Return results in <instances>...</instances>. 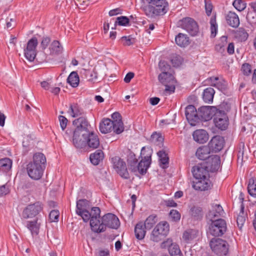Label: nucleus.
<instances>
[{
	"label": "nucleus",
	"mask_w": 256,
	"mask_h": 256,
	"mask_svg": "<svg viewBox=\"0 0 256 256\" xmlns=\"http://www.w3.org/2000/svg\"><path fill=\"white\" fill-rule=\"evenodd\" d=\"M152 153L150 150H146L145 148L143 147L142 148L140 154L143 155L144 156L138 164V160L134 154L128 156L127 162L130 170L134 172H138L141 175L145 174L151 164Z\"/></svg>",
	"instance_id": "nucleus-1"
},
{
	"label": "nucleus",
	"mask_w": 256,
	"mask_h": 256,
	"mask_svg": "<svg viewBox=\"0 0 256 256\" xmlns=\"http://www.w3.org/2000/svg\"><path fill=\"white\" fill-rule=\"evenodd\" d=\"M46 158L42 152L35 153L32 160L26 166L28 176L34 180H40L42 176L46 166Z\"/></svg>",
	"instance_id": "nucleus-2"
},
{
	"label": "nucleus",
	"mask_w": 256,
	"mask_h": 256,
	"mask_svg": "<svg viewBox=\"0 0 256 256\" xmlns=\"http://www.w3.org/2000/svg\"><path fill=\"white\" fill-rule=\"evenodd\" d=\"M146 0L149 4L145 6L144 10L146 14L150 17L164 15L168 9V4L166 0Z\"/></svg>",
	"instance_id": "nucleus-3"
},
{
	"label": "nucleus",
	"mask_w": 256,
	"mask_h": 256,
	"mask_svg": "<svg viewBox=\"0 0 256 256\" xmlns=\"http://www.w3.org/2000/svg\"><path fill=\"white\" fill-rule=\"evenodd\" d=\"M169 232V224L166 222H159L154 228L150 235V240L155 242L163 240Z\"/></svg>",
	"instance_id": "nucleus-4"
},
{
	"label": "nucleus",
	"mask_w": 256,
	"mask_h": 256,
	"mask_svg": "<svg viewBox=\"0 0 256 256\" xmlns=\"http://www.w3.org/2000/svg\"><path fill=\"white\" fill-rule=\"evenodd\" d=\"M212 252L218 256H226L228 252V242L221 238H212L210 242Z\"/></svg>",
	"instance_id": "nucleus-5"
},
{
	"label": "nucleus",
	"mask_w": 256,
	"mask_h": 256,
	"mask_svg": "<svg viewBox=\"0 0 256 256\" xmlns=\"http://www.w3.org/2000/svg\"><path fill=\"white\" fill-rule=\"evenodd\" d=\"M211 222L208 228L209 233L215 236H222L226 230V224L222 218L210 220Z\"/></svg>",
	"instance_id": "nucleus-6"
},
{
	"label": "nucleus",
	"mask_w": 256,
	"mask_h": 256,
	"mask_svg": "<svg viewBox=\"0 0 256 256\" xmlns=\"http://www.w3.org/2000/svg\"><path fill=\"white\" fill-rule=\"evenodd\" d=\"M43 210V204L40 202H36L27 206L22 212V218L24 219L33 218Z\"/></svg>",
	"instance_id": "nucleus-7"
},
{
	"label": "nucleus",
	"mask_w": 256,
	"mask_h": 256,
	"mask_svg": "<svg viewBox=\"0 0 256 256\" xmlns=\"http://www.w3.org/2000/svg\"><path fill=\"white\" fill-rule=\"evenodd\" d=\"M112 162L114 168L122 178L124 179L130 178L126 162L122 158L118 156H114L112 158Z\"/></svg>",
	"instance_id": "nucleus-8"
},
{
	"label": "nucleus",
	"mask_w": 256,
	"mask_h": 256,
	"mask_svg": "<svg viewBox=\"0 0 256 256\" xmlns=\"http://www.w3.org/2000/svg\"><path fill=\"white\" fill-rule=\"evenodd\" d=\"M214 122L216 127L225 130L228 125V118L224 111L217 109L214 114Z\"/></svg>",
	"instance_id": "nucleus-9"
},
{
	"label": "nucleus",
	"mask_w": 256,
	"mask_h": 256,
	"mask_svg": "<svg viewBox=\"0 0 256 256\" xmlns=\"http://www.w3.org/2000/svg\"><path fill=\"white\" fill-rule=\"evenodd\" d=\"M38 44L37 38L36 37H32L28 41L26 47L24 50L25 57L30 62H33L36 58V48Z\"/></svg>",
	"instance_id": "nucleus-10"
},
{
	"label": "nucleus",
	"mask_w": 256,
	"mask_h": 256,
	"mask_svg": "<svg viewBox=\"0 0 256 256\" xmlns=\"http://www.w3.org/2000/svg\"><path fill=\"white\" fill-rule=\"evenodd\" d=\"M102 220L104 231L106 230V227L112 229H118L120 226L118 218L115 214L112 213L104 214L102 216Z\"/></svg>",
	"instance_id": "nucleus-11"
},
{
	"label": "nucleus",
	"mask_w": 256,
	"mask_h": 256,
	"mask_svg": "<svg viewBox=\"0 0 256 256\" xmlns=\"http://www.w3.org/2000/svg\"><path fill=\"white\" fill-rule=\"evenodd\" d=\"M217 108L214 106H204L198 109V123L200 121H208L214 116Z\"/></svg>",
	"instance_id": "nucleus-12"
},
{
	"label": "nucleus",
	"mask_w": 256,
	"mask_h": 256,
	"mask_svg": "<svg viewBox=\"0 0 256 256\" xmlns=\"http://www.w3.org/2000/svg\"><path fill=\"white\" fill-rule=\"evenodd\" d=\"M182 28L191 36H195L198 32V26L195 20L190 18H186L181 20Z\"/></svg>",
	"instance_id": "nucleus-13"
},
{
	"label": "nucleus",
	"mask_w": 256,
	"mask_h": 256,
	"mask_svg": "<svg viewBox=\"0 0 256 256\" xmlns=\"http://www.w3.org/2000/svg\"><path fill=\"white\" fill-rule=\"evenodd\" d=\"M159 68L162 71V73L160 74L158 76L159 81L162 84L167 83V78L173 80V76L168 70L171 68L170 66L164 60H160L158 64Z\"/></svg>",
	"instance_id": "nucleus-14"
},
{
	"label": "nucleus",
	"mask_w": 256,
	"mask_h": 256,
	"mask_svg": "<svg viewBox=\"0 0 256 256\" xmlns=\"http://www.w3.org/2000/svg\"><path fill=\"white\" fill-rule=\"evenodd\" d=\"M72 124L76 126L74 130L76 131V134L78 132H82L88 133L90 132V128L91 126L87 118L84 116H80L74 120Z\"/></svg>",
	"instance_id": "nucleus-15"
},
{
	"label": "nucleus",
	"mask_w": 256,
	"mask_h": 256,
	"mask_svg": "<svg viewBox=\"0 0 256 256\" xmlns=\"http://www.w3.org/2000/svg\"><path fill=\"white\" fill-rule=\"evenodd\" d=\"M185 115L191 126H194L198 123V110L194 106L190 104L186 108Z\"/></svg>",
	"instance_id": "nucleus-16"
},
{
	"label": "nucleus",
	"mask_w": 256,
	"mask_h": 256,
	"mask_svg": "<svg viewBox=\"0 0 256 256\" xmlns=\"http://www.w3.org/2000/svg\"><path fill=\"white\" fill-rule=\"evenodd\" d=\"M192 172L195 179H201L210 177L209 170L208 166L202 164H198L192 168Z\"/></svg>",
	"instance_id": "nucleus-17"
},
{
	"label": "nucleus",
	"mask_w": 256,
	"mask_h": 256,
	"mask_svg": "<svg viewBox=\"0 0 256 256\" xmlns=\"http://www.w3.org/2000/svg\"><path fill=\"white\" fill-rule=\"evenodd\" d=\"M224 140L222 136H214L208 144V146L212 152H220L224 147Z\"/></svg>",
	"instance_id": "nucleus-18"
},
{
	"label": "nucleus",
	"mask_w": 256,
	"mask_h": 256,
	"mask_svg": "<svg viewBox=\"0 0 256 256\" xmlns=\"http://www.w3.org/2000/svg\"><path fill=\"white\" fill-rule=\"evenodd\" d=\"M210 177L196 179L192 182V188L197 190L205 191L211 188L212 182L209 179Z\"/></svg>",
	"instance_id": "nucleus-19"
},
{
	"label": "nucleus",
	"mask_w": 256,
	"mask_h": 256,
	"mask_svg": "<svg viewBox=\"0 0 256 256\" xmlns=\"http://www.w3.org/2000/svg\"><path fill=\"white\" fill-rule=\"evenodd\" d=\"M116 126L108 118H104L100 123L99 129L102 134H108L113 130L116 134Z\"/></svg>",
	"instance_id": "nucleus-20"
},
{
	"label": "nucleus",
	"mask_w": 256,
	"mask_h": 256,
	"mask_svg": "<svg viewBox=\"0 0 256 256\" xmlns=\"http://www.w3.org/2000/svg\"><path fill=\"white\" fill-rule=\"evenodd\" d=\"M88 133L78 132L76 134V131L74 130L72 136V142L77 148H86V138Z\"/></svg>",
	"instance_id": "nucleus-21"
},
{
	"label": "nucleus",
	"mask_w": 256,
	"mask_h": 256,
	"mask_svg": "<svg viewBox=\"0 0 256 256\" xmlns=\"http://www.w3.org/2000/svg\"><path fill=\"white\" fill-rule=\"evenodd\" d=\"M86 147L93 149L96 148L100 146V139L96 133L94 131H90L88 132L86 138Z\"/></svg>",
	"instance_id": "nucleus-22"
},
{
	"label": "nucleus",
	"mask_w": 256,
	"mask_h": 256,
	"mask_svg": "<svg viewBox=\"0 0 256 256\" xmlns=\"http://www.w3.org/2000/svg\"><path fill=\"white\" fill-rule=\"evenodd\" d=\"M224 213L223 209L220 204H214L212 206L210 210L206 215V218L209 220H218Z\"/></svg>",
	"instance_id": "nucleus-23"
},
{
	"label": "nucleus",
	"mask_w": 256,
	"mask_h": 256,
	"mask_svg": "<svg viewBox=\"0 0 256 256\" xmlns=\"http://www.w3.org/2000/svg\"><path fill=\"white\" fill-rule=\"evenodd\" d=\"M194 140L198 143L204 144L208 140V134L204 130H197L192 134Z\"/></svg>",
	"instance_id": "nucleus-24"
},
{
	"label": "nucleus",
	"mask_w": 256,
	"mask_h": 256,
	"mask_svg": "<svg viewBox=\"0 0 256 256\" xmlns=\"http://www.w3.org/2000/svg\"><path fill=\"white\" fill-rule=\"evenodd\" d=\"M90 226L92 231L96 233H100L104 232L102 226V220L100 218L92 217L90 220Z\"/></svg>",
	"instance_id": "nucleus-25"
},
{
	"label": "nucleus",
	"mask_w": 256,
	"mask_h": 256,
	"mask_svg": "<svg viewBox=\"0 0 256 256\" xmlns=\"http://www.w3.org/2000/svg\"><path fill=\"white\" fill-rule=\"evenodd\" d=\"M112 122L116 124V134H120L124 130V124L122 120V116L118 112H115L112 114Z\"/></svg>",
	"instance_id": "nucleus-26"
},
{
	"label": "nucleus",
	"mask_w": 256,
	"mask_h": 256,
	"mask_svg": "<svg viewBox=\"0 0 256 256\" xmlns=\"http://www.w3.org/2000/svg\"><path fill=\"white\" fill-rule=\"evenodd\" d=\"M212 152L208 146H204L199 147L196 152V157L200 160H205L210 158V153Z\"/></svg>",
	"instance_id": "nucleus-27"
},
{
	"label": "nucleus",
	"mask_w": 256,
	"mask_h": 256,
	"mask_svg": "<svg viewBox=\"0 0 256 256\" xmlns=\"http://www.w3.org/2000/svg\"><path fill=\"white\" fill-rule=\"evenodd\" d=\"M226 18L227 24L232 28H238L240 24L239 18L234 12H229Z\"/></svg>",
	"instance_id": "nucleus-28"
},
{
	"label": "nucleus",
	"mask_w": 256,
	"mask_h": 256,
	"mask_svg": "<svg viewBox=\"0 0 256 256\" xmlns=\"http://www.w3.org/2000/svg\"><path fill=\"white\" fill-rule=\"evenodd\" d=\"M210 164L206 166L208 168H210V170L212 172H216L218 170L220 165V158L218 156H212L208 160Z\"/></svg>",
	"instance_id": "nucleus-29"
},
{
	"label": "nucleus",
	"mask_w": 256,
	"mask_h": 256,
	"mask_svg": "<svg viewBox=\"0 0 256 256\" xmlns=\"http://www.w3.org/2000/svg\"><path fill=\"white\" fill-rule=\"evenodd\" d=\"M68 112L73 118L82 116L84 114V110L76 103L70 104Z\"/></svg>",
	"instance_id": "nucleus-30"
},
{
	"label": "nucleus",
	"mask_w": 256,
	"mask_h": 256,
	"mask_svg": "<svg viewBox=\"0 0 256 256\" xmlns=\"http://www.w3.org/2000/svg\"><path fill=\"white\" fill-rule=\"evenodd\" d=\"M146 228L142 222L136 224L134 228V234L136 238L138 240H142L144 238L146 234Z\"/></svg>",
	"instance_id": "nucleus-31"
},
{
	"label": "nucleus",
	"mask_w": 256,
	"mask_h": 256,
	"mask_svg": "<svg viewBox=\"0 0 256 256\" xmlns=\"http://www.w3.org/2000/svg\"><path fill=\"white\" fill-rule=\"evenodd\" d=\"M176 44L180 47H186L190 44V39L186 34L182 33L178 34L175 38Z\"/></svg>",
	"instance_id": "nucleus-32"
},
{
	"label": "nucleus",
	"mask_w": 256,
	"mask_h": 256,
	"mask_svg": "<svg viewBox=\"0 0 256 256\" xmlns=\"http://www.w3.org/2000/svg\"><path fill=\"white\" fill-rule=\"evenodd\" d=\"M244 205L240 206V211L236 218V223L238 228L241 230L244 225L246 218H248L247 213L244 211Z\"/></svg>",
	"instance_id": "nucleus-33"
},
{
	"label": "nucleus",
	"mask_w": 256,
	"mask_h": 256,
	"mask_svg": "<svg viewBox=\"0 0 256 256\" xmlns=\"http://www.w3.org/2000/svg\"><path fill=\"white\" fill-rule=\"evenodd\" d=\"M198 232L196 230L190 229L184 232L182 238L186 243L191 242L198 236Z\"/></svg>",
	"instance_id": "nucleus-34"
},
{
	"label": "nucleus",
	"mask_w": 256,
	"mask_h": 256,
	"mask_svg": "<svg viewBox=\"0 0 256 256\" xmlns=\"http://www.w3.org/2000/svg\"><path fill=\"white\" fill-rule=\"evenodd\" d=\"M159 158L160 166L164 168H166L168 166L169 158L168 154L164 150H160L158 152Z\"/></svg>",
	"instance_id": "nucleus-35"
},
{
	"label": "nucleus",
	"mask_w": 256,
	"mask_h": 256,
	"mask_svg": "<svg viewBox=\"0 0 256 256\" xmlns=\"http://www.w3.org/2000/svg\"><path fill=\"white\" fill-rule=\"evenodd\" d=\"M104 158V154L102 150H98L94 153L90 154V159L93 164L96 166L103 160Z\"/></svg>",
	"instance_id": "nucleus-36"
},
{
	"label": "nucleus",
	"mask_w": 256,
	"mask_h": 256,
	"mask_svg": "<svg viewBox=\"0 0 256 256\" xmlns=\"http://www.w3.org/2000/svg\"><path fill=\"white\" fill-rule=\"evenodd\" d=\"M215 94L214 89L211 87L204 90L202 94V99L206 103H212L213 102L214 96Z\"/></svg>",
	"instance_id": "nucleus-37"
},
{
	"label": "nucleus",
	"mask_w": 256,
	"mask_h": 256,
	"mask_svg": "<svg viewBox=\"0 0 256 256\" xmlns=\"http://www.w3.org/2000/svg\"><path fill=\"white\" fill-rule=\"evenodd\" d=\"M189 214L194 220H200L202 218V209L200 206H193L190 208Z\"/></svg>",
	"instance_id": "nucleus-38"
},
{
	"label": "nucleus",
	"mask_w": 256,
	"mask_h": 256,
	"mask_svg": "<svg viewBox=\"0 0 256 256\" xmlns=\"http://www.w3.org/2000/svg\"><path fill=\"white\" fill-rule=\"evenodd\" d=\"M62 47L58 40H54L50 44L49 50L51 55H58L62 52Z\"/></svg>",
	"instance_id": "nucleus-39"
},
{
	"label": "nucleus",
	"mask_w": 256,
	"mask_h": 256,
	"mask_svg": "<svg viewBox=\"0 0 256 256\" xmlns=\"http://www.w3.org/2000/svg\"><path fill=\"white\" fill-rule=\"evenodd\" d=\"M12 161L9 158H4L0 160V171L6 172L9 171L12 166Z\"/></svg>",
	"instance_id": "nucleus-40"
},
{
	"label": "nucleus",
	"mask_w": 256,
	"mask_h": 256,
	"mask_svg": "<svg viewBox=\"0 0 256 256\" xmlns=\"http://www.w3.org/2000/svg\"><path fill=\"white\" fill-rule=\"evenodd\" d=\"M236 38L240 42H244L247 40L248 34L244 28H239L234 32Z\"/></svg>",
	"instance_id": "nucleus-41"
},
{
	"label": "nucleus",
	"mask_w": 256,
	"mask_h": 256,
	"mask_svg": "<svg viewBox=\"0 0 256 256\" xmlns=\"http://www.w3.org/2000/svg\"><path fill=\"white\" fill-rule=\"evenodd\" d=\"M67 82L72 87H77L80 82L78 73L76 72H72L67 78Z\"/></svg>",
	"instance_id": "nucleus-42"
},
{
	"label": "nucleus",
	"mask_w": 256,
	"mask_h": 256,
	"mask_svg": "<svg viewBox=\"0 0 256 256\" xmlns=\"http://www.w3.org/2000/svg\"><path fill=\"white\" fill-rule=\"evenodd\" d=\"M158 222L157 216L152 214L149 216L145 220L144 225L147 230L151 229Z\"/></svg>",
	"instance_id": "nucleus-43"
},
{
	"label": "nucleus",
	"mask_w": 256,
	"mask_h": 256,
	"mask_svg": "<svg viewBox=\"0 0 256 256\" xmlns=\"http://www.w3.org/2000/svg\"><path fill=\"white\" fill-rule=\"evenodd\" d=\"M27 228L30 231L32 234L37 235L39 232L40 226L38 224V220L26 222Z\"/></svg>",
	"instance_id": "nucleus-44"
},
{
	"label": "nucleus",
	"mask_w": 256,
	"mask_h": 256,
	"mask_svg": "<svg viewBox=\"0 0 256 256\" xmlns=\"http://www.w3.org/2000/svg\"><path fill=\"white\" fill-rule=\"evenodd\" d=\"M89 202L85 199L79 200L76 202V213L79 211H84L89 209Z\"/></svg>",
	"instance_id": "nucleus-45"
},
{
	"label": "nucleus",
	"mask_w": 256,
	"mask_h": 256,
	"mask_svg": "<svg viewBox=\"0 0 256 256\" xmlns=\"http://www.w3.org/2000/svg\"><path fill=\"white\" fill-rule=\"evenodd\" d=\"M248 194L256 198V179L252 178L248 180Z\"/></svg>",
	"instance_id": "nucleus-46"
},
{
	"label": "nucleus",
	"mask_w": 256,
	"mask_h": 256,
	"mask_svg": "<svg viewBox=\"0 0 256 256\" xmlns=\"http://www.w3.org/2000/svg\"><path fill=\"white\" fill-rule=\"evenodd\" d=\"M168 251L171 256H182L179 246L176 244H172L169 246Z\"/></svg>",
	"instance_id": "nucleus-47"
},
{
	"label": "nucleus",
	"mask_w": 256,
	"mask_h": 256,
	"mask_svg": "<svg viewBox=\"0 0 256 256\" xmlns=\"http://www.w3.org/2000/svg\"><path fill=\"white\" fill-rule=\"evenodd\" d=\"M130 19L126 16H121L118 17L116 20L114 21V24H117L119 26H126L129 24Z\"/></svg>",
	"instance_id": "nucleus-48"
},
{
	"label": "nucleus",
	"mask_w": 256,
	"mask_h": 256,
	"mask_svg": "<svg viewBox=\"0 0 256 256\" xmlns=\"http://www.w3.org/2000/svg\"><path fill=\"white\" fill-rule=\"evenodd\" d=\"M210 24L211 30V36L214 38L216 36L218 30V26L216 22V16H212L210 18Z\"/></svg>",
	"instance_id": "nucleus-49"
},
{
	"label": "nucleus",
	"mask_w": 256,
	"mask_h": 256,
	"mask_svg": "<svg viewBox=\"0 0 256 256\" xmlns=\"http://www.w3.org/2000/svg\"><path fill=\"white\" fill-rule=\"evenodd\" d=\"M232 5L239 12L244 10L246 8V4L242 0H234Z\"/></svg>",
	"instance_id": "nucleus-50"
},
{
	"label": "nucleus",
	"mask_w": 256,
	"mask_h": 256,
	"mask_svg": "<svg viewBox=\"0 0 256 256\" xmlns=\"http://www.w3.org/2000/svg\"><path fill=\"white\" fill-rule=\"evenodd\" d=\"M121 40L124 46H130L136 42L135 38H133L132 36H122Z\"/></svg>",
	"instance_id": "nucleus-51"
},
{
	"label": "nucleus",
	"mask_w": 256,
	"mask_h": 256,
	"mask_svg": "<svg viewBox=\"0 0 256 256\" xmlns=\"http://www.w3.org/2000/svg\"><path fill=\"white\" fill-rule=\"evenodd\" d=\"M241 70L244 76H250L252 72V66L248 63H244L242 66Z\"/></svg>",
	"instance_id": "nucleus-52"
},
{
	"label": "nucleus",
	"mask_w": 256,
	"mask_h": 256,
	"mask_svg": "<svg viewBox=\"0 0 256 256\" xmlns=\"http://www.w3.org/2000/svg\"><path fill=\"white\" fill-rule=\"evenodd\" d=\"M214 86L218 88L220 91L224 90L227 87L226 82L222 78H219L216 83L214 84Z\"/></svg>",
	"instance_id": "nucleus-53"
},
{
	"label": "nucleus",
	"mask_w": 256,
	"mask_h": 256,
	"mask_svg": "<svg viewBox=\"0 0 256 256\" xmlns=\"http://www.w3.org/2000/svg\"><path fill=\"white\" fill-rule=\"evenodd\" d=\"M77 214H78V216H80L83 220L84 222H88L89 220L90 221V218H91V217H90V212L88 211V210H84V211H79L78 213H76Z\"/></svg>",
	"instance_id": "nucleus-54"
},
{
	"label": "nucleus",
	"mask_w": 256,
	"mask_h": 256,
	"mask_svg": "<svg viewBox=\"0 0 256 256\" xmlns=\"http://www.w3.org/2000/svg\"><path fill=\"white\" fill-rule=\"evenodd\" d=\"M51 41L50 37L48 36H44L42 38V42H40V48L42 50H44L48 47Z\"/></svg>",
	"instance_id": "nucleus-55"
},
{
	"label": "nucleus",
	"mask_w": 256,
	"mask_h": 256,
	"mask_svg": "<svg viewBox=\"0 0 256 256\" xmlns=\"http://www.w3.org/2000/svg\"><path fill=\"white\" fill-rule=\"evenodd\" d=\"M170 216L174 222L179 221L180 218V214L176 210H172L170 212Z\"/></svg>",
	"instance_id": "nucleus-56"
},
{
	"label": "nucleus",
	"mask_w": 256,
	"mask_h": 256,
	"mask_svg": "<svg viewBox=\"0 0 256 256\" xmlns=\"http://www.w3.org/2000/svg\"><path fill=\"white\" fill-rule=\"evenodd\" d=\"M59 212L58 210H52L49 214V218L52 222H57L59 218Z\"/></svg>",
	"instance_id": "nucleus-57"
},
{
	"label": "nucleus",
	"mask_w": 256,
	"mask_h": 256,
	"mask_svg": "<svg viewBox=\"0 0 256 256\" xmlns=\"http://www.w3.org/2000/svg\"><path fill=\"white\" fill-rule=\"evenodd\" d=\"M246 19L251 24H256V14L253 12H248Z\"/></svg>",
	"instance_id": "nucleus-58"
},
{
	"label": "nucleus",
	"mask_w": 256,
	"mask_h": 256,
	"mask_svg": "<svg viewBox=\"0 0 256 256\" xmlns=\"http://www.w3.org/2000/svg\"><path fill=\"white\" fill-rule=\"evenodd\" d=\"M163 140V138L159 133L156 132H154L150 136V140L152 142H160Z\"/></svg>",
	"instance_id": "nucleus-59"
},
{
	"label": "nucleus",
	"mask_w": 256,
	"mask_h": 256,
	"mask_svg": "<svg viewBox=\"0 0 256 256\" xmlns=\"http://www.w3.org/2000/svg\"><path fill=\"white\" fill-rule=\"evenodd\" d=\"M90 212V217L100 218V210L98 207H92Z\"/></svg>",
	"instance_id": "nucleus-60"
},
{
	"label": "nucleus",
	"mask_w": 256,
	"mask_h": 256,
	"mask_svg": "<svg viewBox=\"0 0 256 256\" xmlns=\"http://www.w3.org/2000/svg\"><path fill=\"white\" fill-rule=\"evenodd\" d=\"M58 119L60 120V127L62 130H64L66 127L68 120L65 116H58Z\"/></svg>",
	"instance_id": "nucleus-61"
},
{
	"label": "nucleus",
	"mask_w": 256,
	"mask_h": 256,
	"mask_svg": "<svg viewBox=\"0 0 256 256\" xmlns=\"http://www.w3.org/2000/svg\"><path fill=\"white\" fill-rule=\"evenodd\" d=\"M228 37L226 36H222L220 38V41L222 42V44H219L216 45V48L218 50V48L224 50V44L227 42Z\"/></svg>",
	"instance_id": "nucleus-62"
},
{
	"label": "nucleus",
	"mask_w": 256,
	"mask_h": 256,
	"mask_svg": "<svg viewBox=\"0 0 256 256\" xmlns=\"http://www.w3.org/2000/svg\"><path fill=\"white\" fill-rule=\"evenodd\" d=\"M91 73L89 76L88 81L94 82L98 78V74L94 70H90Z\"/></svg>",
	"instance_id": "nucleus-63"
},
{
	"label": "nucleus",
	"mask_w": 256,
	"mask_h": 256,
	"mask_svg": "<svg viewBox=\"0 0 256 256\" xmlns=\"http://www.w3.org/2000/svg\"><path fill=\"white\" fill-rule=\"evenodd\" d=\"M122 13V10L120 8H117L110 10L109 12V15L110 16H114Z\"/></svg>",
	"instance_id": "nucleus-64"
}]
</instances>
